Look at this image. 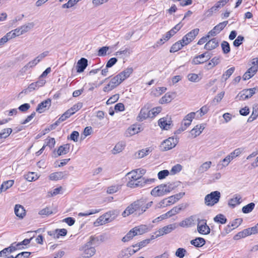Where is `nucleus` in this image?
<instances>
[{"label":"nucleus","instance_id":"1","mask_svg":"<svg viewBox=\"0 0 258 258\" xmlns=\"http://www.w3.org/2000/svg\"><path fill=\"white\" fill-rule=\"evenodd\" d=\"M126 176L129 179L127 183V186L131 188L137 187H143L144 185L149 182L152 181V179H146L143 177H141L138 174V171L135 170L128 172Z\"/></svg>","mask_w":258,"mask_h":258},{"label":"nucleus","instance_id":"2","mask_svg":"<svg viewBox=\"0 0 258 258\" xmlns=\"http://www.w3.org/2000/svg\"><path fill=\"white\" fill-rule=\"evenodd\" d=\"M95 239L96 238L93 236L90 237L88 241L80 248V250L83 251V258H90L95 254L96 249L93 246Z\"/></svg>","mask_w":258,"mask_h":258},{"label":"nucleus","instance_id":"3","mask_svg":"<svg viewBox=\"0 0 258 258\" xmlns=\"http://www.w3.org/2000/svg\"><path fill=\"white\" fill-rule=\"evenodd\" d=\"M119 212L116 210L109 211L98 218L95 224L102 225L113 221L118 215Z\"/></svg>","mask_w":258,"mask_h":258},{"label":"nucleus","instance_id":"4","mask_svg":"<svg viewBox=\"0 0 258 258\" xmlns=\"http://www.w3.org/2000/svg\"><path fill=\"white\" fill-rule=\"evenodd\" d=\"M221 194L219 191H214L205 197V204L208 206H213L219 201Z\"/></svg>","mask_w":258,"mask_h":258},{"label":"nucleus","instance_id":"5","mask_svg":"<svg viewBox=\"0 0 258 258\" xmlns=\"http://www.w3.org/2000/svg\"><path fill=\"white\" fill-rule=\"evenodd\" d=\"M196 113L194 112L187 114L183 118L180 127L177 130L178 133L185 131L191 124L193 118H195Z\"/></svg>","mask_w":258,"mask_h":258},{"label":"nucleus","instance_id":"6","mask_svg":"<svg viewBox=\"0 0 258 258\" xmlns=\"http://www.w3.org/2000/svg\"><path fill=\"white\" fill-rule=\"evenodd\" d=\"M256 91H258V89L255 87L244 89L236 96V99L238 100H246L252 97Z\"/></svg>","mask_w":258,"mask_h":258},{"label":"nucleus","instance_id":"7","mask_svg":"<svg viewBox=\"0 0 258 258\" xmlns=\"http://www.w3.org/2000/svg\"><path fill=\"white\" fill-rule=\"evenodd\" d=\"M197 231L202 235H208L210 233L211 229L207 225L206 220H198Z\"/></svg>","mask_w":258,"mask_h":258},{"label":"nucleus","instance_id":"8","mask_svg":"<svg viewBox=\"0 0 258 258\" xmlns=\"http://www.w3.org/2000/svg\"><path fill=\"white\" fill-rule=\"evenodd\" d=\"M176 138L170 137L164 140L161 145V149L163 151L169 150L174 148L177 144Z\"/></svg>","mask_w":258,"mask_h":258},{"label":"nucleus","instance_id":"9","mask_svg":"<svg viewBox=\"0 0 258 258\" xmlns=\"http://www.w3.org/2000/svg\"><path fill=\"white\" fill-rule=\"evenodd\" d=\"M121 81L116 75L111 79L109 83L103 88V90L105 92H108L114 89L121 84Z\"/></svg>","mask_w":258,"mask_h":258},{"label":"nucleus","instance_id":"10","mask_svg":"<svg viewBox=\"0 0 258 258\" xmlns=\"http://www.w3.org/2000/svg\"><path fill=\"white\" fill-rule=\"evenodd\" d=\"M165 184H161L154 188L151 191V194L155 197H160L168 194Z\"/></svg>","mask_w":258,"mask_h":258},{"label":"nucleus","instance_id":"11","mask_svg":"<svg viewBox=\"0 0 258 258\" xmlns=\"http://www.w3.org/2000/svg\"><path fill=\"white\" fill-rule=\"evenodd\" d=\"M138 251V249H134L132 247H128L121 250L117 257V258H129Z\"/></svg>","mask_w":258,"mask_h":258},{"label":"nucleus","instance_id":"12","mask_svg":"<svg viewBox=\"0 0 258 258\" xmlns=\"http://www.w3.org/2000/svg\"><path fill=\"white\" fill-rule=\"evenodd\" d=\"M176 227L177 225L175 223L164 226L156 232L157 236H161L165 234H168L174 230Z\"/></svg>","mask_w":258,"mask_h":258},{"label":"nucleus","instance_id":"13","mask_svg":"<svg viewBox=\"0 0 258 258\" xmlns=\"http://www.w3.org/2000/svg\"><path fill=\"white\" fill-rule=\"evenodd\" d=\"M171 122V117L167 116L160 118L158 121V124L161 128L167 130L170 128Z\"/></svg>","mask_w":258,"mask_h":258},{"label":"nucleus","instance_id":"14","mask_svg":"<svg viewBox=\"0 0 258 258\" xmlns=\"http://www.w3.org/2000/svg\"><path fill=\"white\" fill-rule=\"evenodd\" d=\"M211 57V55L208 52H205L202 54L197 56L194 57L192 60V63L195 64H199L204 63Z\"/></svg>","mask_w":258,"mask_h":258},{"label":"nucleus","instance_id":"15","mask_svg":"<svg viewBox=\"0 0 258 258\" xmlns=\"http://www.w3.org/2000/svg\"><path fill=\"white\" fill-rule=\"evenodd\" d=\"M228 21H224L220 23L215 26L211 31L209 32V35L211 36H216L219 34L227 25Z\"/></svg>","mask_w":258,"mask_h":258},{"label":"nucleus","instance_id":"16","mask_svg":"<svg viewBox=\"0 0 258 258\" xmlns=\"http://www.w3.org/2000/svg\"><path fill=\"white\" fill-rule=\"evenodd\" d=\"M141 131V127L139 125L133 124L126 130L124 135L126 137H128L135 135Z\"/></svg>","mask_w":258,"mask_h":258},{"label":"nucleus","instance_id":"17","mask_svg":"<svg viewBox=\"0 0 258 258\" xmlns=\"http://www.w3.org/2000/svg\"><path fill=\"white\" fill-rule=\"evenodd\" d=\"M68 173L66 171L55 172L51 173L49 176V179L51 180L57 181L66 178Z\"/></svg>","mask_w":258,"mask_h":258},{"label":"nucleus","instance_id":"18","mask_svg":"<svg viewBox=\"0 0 258 258\" xmlns=\"http://www.w3.org/2000/svg\"><path fill=\"white\" fill-rule=\"evenodd\" d=\"M242 202V198L240 195L236 194L233 197L228 201V206L231 208H234Z\"/></svg>","mask_w":258,"mask_h":258},{"label":"nucleus","instance_id":"19","mask_svg":"<svg viewBox=\"0 0 258 258\" xmlns=\"http://www.w3.org/2000/svg\"><path fill=\"white\" fill-rule=\"evenodd\" d=\"M219 45V41L216 38H214L209 40L205 45L204 48L208 50H211L217 47Z\"/></svg>","mask_w":258,"mask_h":258},{"label":"nucleus","instance_id":"20","mask_svg":"<svg viewBox=\"0 0 258 258\" xmlns=\"http://www.w3.org/2000/svg\"><path fill=\"white\" fill-rule=\"evenodd\" d=\"M204 128L205 125L204 124H198L190 131V134L192 138H195L199 136Z\"/></svg>","mask_w":258,"mask_h":258},{"label":"nucleus","instance_id":"21","mask_svg":"<svg viewBox=\"0 0 258 258\" xmlns=\"http://www.w3.org/2000/svg\"><path fill=\"white\" fill-rule=\"evenodd\" d=\"M257 71V67L253 64L244 73L242 78L244 80H247L253 77Z\"/></svg>","mask_w":258,"mask_h":258},{"label":"nucleus","instance_id":"22","mask_svg":"<svg viewBox=\"0 0 258 258\" xmlns=\"http://www.w3.org/2000/svg\"><path fill=\"white\" fill-rule=\"evenodd\" d=\"M67 230L66 229H57L54 231H48V234L50 236H53L54 238H58L60 236H64L66 235Z\"/></svg>","mask_w":258,"mask_h":258},{"label":"nucleus","instance_id":"23","mask_svg":"<svg viewBox=\"0 0 258 258\" xmlns=\"http://www.w3.org/2000/svg\"><path fill=\"white\" fill-rule=\"evenodd\" d=\"M132 68H127L123 71L118 74L117 76L121 82L127 79L133 73Z\"/></svg>","mask_w":258,"mask_h":258},{"label":"nucleus","instance_id":"24","mask_svg":"<svg viewBox=\"0 0 258 258\" xmlns=\"http://www.w3.org/2000/svg\"><path fill=\"white\" fill-rule=\"evenodd\" d=\"M50 105L51 100L47 99L38 104L36 108V111L39 113H42L46 110L47 107H49Z\"/></svg>","mask_w":258,"mask_h":258},{"label":"nucleus","instance_id":"25","mask_svg":"<svg viewBox=\"0 0 258 258\" xmlns=\"http://www.w3.org/2000/svg\"><path fill=\"white\" fill-rule=\"evenodd\" d=\"M88 65V60L85 58H81L77 62V72L82 73Z\"/></svg>","mask_w":258,"mask_h":258},{"label":"nucleus","instance_id":"26","mask_svg":"<svg viewBox=\"0 0 258 258\" xmlns=\"http://www.w3.org/2000/svg\"><path fill=\"white\" fill-rule=\"evenodd\" d=\"M135 230V235H141L149 231V227L146 225H141L133 228Z\"/></svg>","mask_w":258,"mask_h":258},{"label":"nucleus","instance_id":"27","mask_svg":"<svg viewBox=\"0 0 258 258\" xmlns=\"http://www.w3.org/2000/svg\"><path fill=\"white\" fill-rule=\"evenodd\" d=\"M190 243L196 247H201L205 244L206 240L202 237H197L195 239L191 240Z\"/></svg>","mask_w":258,"mask_h":258},{"label":"nucleus","instance_id":"28","mask_svg":"<svg viewBox=\"0 0 258 258\" xmlns=\"http://www.w3.org/2000/svg\"><path fill=\"white\" fill-rule=\"evenodd\" d=\"M17 249L15 243H12L9 247L3 249L0 251V257L7 255V253H12Z\"/></svg>","mask_w":258,"mask_h":258},{"label":"nucleus","instance_id":"29","mask_svg":"<svg viewBox=\"0 0 258 258\" xmlns=\"http://www.w3.org/2000/svg\"><path fill=\"white\" fill-rule=\"evenodd\" d=\"M16 215L20 218H23L25 215V210L20 205H16L14 209Z\"/></svg>","mask_w":258,"mask_h":258},{"label":"nucleus","instance_id":"30","mask_svg":"<svg viewBox=\"0 0 258 258\" xmlns=\"http://www.w3.org/2000/svg\"><path fill=\"white\" fill-rule=\"evenodd\" d=\"M70 147V145L69 144L60 146L57 151L58 156L65 155L67 154L69 152Z\"/></svg>","mask_w":258,"mask_h":258},{"label":"nucleus","instance_id":"31","mask_svg":"<svg viewBox=\"0 0 258 258\" xmlns=\"http://www.w3.org/2000/svg\"><path fill=\"white\" fill-rule=\"evenodd\" d=\"M232 160V157L230 156V155L229 154L224 159L221 160L219 162L218 166H220V168L225 167L228 165V164Z\"/></svg>","mask_w":258,"mask_h":258},{"label":"nucleus","instance_id":"32","mask_svg":"<svg viewBox=\"0 0 258 258\" xmlns=\"http://www.w3.org/2000/svg\"><path fill=\"white\" fill-rule=\"evenodd\" d=\"M250 235H251V233L249 228H248L238 232L236 235H235L234 239H238L240 238H243Z\"/></svg>","mask_w":258,"mask_h":258},{"label":"nucleus","instance_id":"33","mask_svg":"<svg viewBox=\"0 0 258 258\" xmlns=\"http://www.w3.org/2000/svg\"><path fill=\"white\" fill-rule=\"evenodd\" d=\"M124 147L125 144L123 142H118L113 149L112 153L116 154L121 152L124 149Z\"/></svg>","mask_w":258,"mask_h":258},{"label":"nucleus","instance_id":"34","mask_svg":"<svg viewBox=\"0 0 258 258\" xmlns=\"http://www.w3.org/2000/svg\"><path fill=\"white\" fill-rule=\"evenodd\" d=\"M214 221L216 223L224 224L226 223L227 220L224 215L220 214L214 218Z\"/></svg>","mask_w":258,"mask_h":258},{"label":"nucleus","instance_id":"35","mask_svg":"<svg viewBox=\"0 0 258 258\" xmlns=\"http://www.w3.org/2000/svg\"><path fill=\"white\" fill-rule=\"evenodd\" d=\"M194 220L191 217L186 218L179 223V225L182 227H189L193 223Z\"/></svg>","mask_w":258,"mask_h":258},{"label":"nucleus","instance_id":"36","mask_svg":"<svg viewBox=\"0 0 258 258\" xmlns=\"http://www.w3.org/2000/svg\"><path fill=\"white\" fill-rule=\"evenodd\" d=\"M53 214V211L51 207H46L45 208L39 211L38 214L42 217L48 216Z\"/></svg>","mask_w":258,"mask_h":258},{"label":"nucleus","instance_id":"37","mask_svg":"<svg viewBox=\"0 0 258 258\" xmlns=\"http://www.w3.org/2000/svg\"><path fill=\"white\" fill-rule=\"evenodd\" d=\"M13 130L11 128H5L2 130L0 133V139L7 138L12 133Z\"/></svg>","mask_w":258,"mask_h":258},{"label":"nucleus","instance_id":"38","mask_svg":"<svg viewBox=\"0 0 258 258\" xmlns=\"http://www.w3.org/2000/svg\"><path fill=\"white\" fill-rule=\"evenodd\" d=\"M15 38L14 35L13 34V32L11 31L8 33H7L5 36H4L1 39H0V42L3 45L6 42L8 41V40Z\"/></svg>","mask_w":258,"mask_h":258},{"label":"nucleus","instance_id":"39","mask_svg":"<svg viewBox=\"0 0 258 258\" xmlns=\"http://www.w3.org/2000/svg\"><path fill=\"white\" fill-rule=\"evenodd\" d=\"M212 165L211 161H207L203 163L199 168V171L200 173H204L210 168Z\"/></svg>","mask_w":258,"mask_h":258},{"label":"nucleus","instance_id":"40","mask_svg":"<svg viewBox=\"0 0 258 258\" xmlns=\"http://www.w3.org/2000/svg\"><path fill=\"white\" fill-rule=\"evenodd\" d=\"M184 46L183 44L181 42V41L179 40L174 44H173L170 48V52H175L181 49L182 47Z\"/></svg>","mask_w":258,"mask_h":258},{"label":"nucleus","instance_id":"41","mask_svg":"<svg viewBox=\"0 0 258 258\" xmlns=\"http://www.w3.org/2000/svg\"><path fill=\"white\" fill-rule=\"evenodd\" d=\"M136 236L135 230L132 229L122 238V241L124 242H128Z\"/></svg>","mask_w":258,"mask_h":258},{"label":"nucleus","instance_id":"42","mask_svg":"<svg viewBox=\"0 0 258 258\" xmlns=\"http://www.w3.org/2000/svg\"><path fill=\"white\" fill-rule=\"evenodd\" d=\"M135 212L132 203L126 207L125 210L122 212V216L126 217Z\"/></svg>","mask_w":258,"mask_h":258},{"label":"nucleus","instance_id":"43","mask_svg":"<svg viewBox=\"0 0 258 258\" xmlns=\"http://www.w3.org/2000/svg\"><path fill=\"white\" fill-rule=\"evenodd\" d=\"M235 71L234 67H231L225 71L222 76V79L226 81L234 73Z\"/></svg>","mask_w":258,"mask_h":258},{"label":"nucleus","instance_id":"44","mask_svg":"<svg viewBox=\"0 0 258 258\" xmlns=\"http://www.w3.org/2000/svg\"><path fill=\"white\" fill-rule=\"evenodd\" d=\"M255 204L253 203H250L247 205L243 207L242 211L244 214H247L251 212L254 209Z\"/></svg>","mask_w":258,"mask_h":258},{"label":"nucleus","instance_id":"45","mask_svg":"<svg viewBox=\"0 0 258 258\" xmlns=\"http://www.w3.org/2000/svg\"><path fill=\"white\" fill-rule=\"evenodd\" d=\"M14 183V180H9L4 181L1 185V188L5 191L12 187Z\"/></svg>","mask_w":258,"mask_h":258},{"label":"nucleus","instance_id":"46","mask_svg":"<svg viewBox=\"0 0 258 258\" xmlns=\"http://www.w3.org/2000/svg\"><path fill=\"white\" fill-rule=\"evenodd\" d=\"M38 89V87L36 82L32 83L31 84H30L29 85L28 87L26 89H25L24 91H23L22 92H21L20 93V95L23 93H27L28 92H32L33 91Z\"/></svg>","mask_w":258,"mask_h":258},{"label":"nucleus","instance_id":"47","mask_svg":"<svg viewBox=\"0 0 258 258\" xmlns=\"http://www.w3.org/2000/svg\"><path fill=\"white\" fill-rule=\"evenodd\" d=\"M141 202L140 199V200L136 201L132 203L135 211L137 212L139 215H141L140 212L142 206V204Z\"/></svg>","mask_w":258,"mask_h":258},{"label":"nucleus","instance_id":"48","mask_svg":"<svg viewBox=\"0 0 258 258\" xmlns=\"http://www.w3.org/2000/svg\"><path fill=\"white\" fill-rule=\"evenodd\" d=\"M120 189V185L118 184L111 185L109 186L107 189V193L108 194H113L116 192Z\"/></svg>","mask_w":258,"mask_h":258},{"label":"nucleus","instance_id":"49","mask_svg":"<svg viewBox=\"0 0 258 258\" xmlns=\"http://www.w3.org/2000/svg\"><path fill=\"white\" fill-rule=\"evenodd\" d=\"M34 26V24L33 22L28 23L20 27L22 32L24 33L29 31L32 29Z\"/></svg>","mask_w":258,"mask_h":258},{"label":"nucleus","instance_id":"50","mask_svg":"<svg viewBox=\"0 0 258 258\" xmlns=\"http://www.w3.org/2000/svg\"><path fill=\"white\" fill-rule=\"evenodd\" d=\"M199 29L196 28L191 30L189 32L187 33L186 35L192 41L195 39L196 37L198 35L199 32Z\"/></svg>","mask_w":258,"mask_h":258},{"label":"nucleus","instance_id":"51","mask_svg":"<svg viewBox=\"0 0 258 258\" xmlns=\"http://www.w3.org/2000/svg\"><path fill=\"white\" fill-rule=\"evenodd\" d=\"M100 211V209H91L84 213H79L78 216L80 217L87 216L96 213H98Z\"/></svg>","mask_w":258,"mask_h":258},{"label":"nucleus","instance_id":"52","mask_svg":"<svg viewBox=\"0 0 258 258\" xmlns=\"http://www.w3.org/2000/svg\"><path fill=\"white\" fill-rule=\"evenodd\" d=\"M221 47L223 52L224 54H227L230 51V47L229 43L226 41H223L221 43Z\"/></svg>","mask_w":258,"mask_h":258},{"label":"nucleus","instance_id":"53","mask_svg":"<svg viewBox=\"0 0 258 258\" xmlns=\"http://www.w3.org/2000/svg\"><path fill=\"white\" fill-rule=\"evenodd\" d=\"M187 77L188 80L192 82H198L201 80L199 75L194 73L189 74Z\"/></svg>","mask_w":258,"mask_h":258},{"label":"nucleus","instance_id":"54","mask_svg":"<svg viewBox=\"0 0 258 258\" xmlns=\"http://www.w3.org/2000/svg\"><path fill=\"white\" fill-rule=\"evenodd\" d=\"M182 209L181 207H175L171 210L166 213V215H168V217H171L178 213Z\"/></svg>","mask_w":258,"mask_h":258},{"label":"nucleus","instance_id":"55","mask_svg":"<svg viewBox=\"0 0 258 258\" xmlns=\"http://www.w3.org/2000/svg\"><path fill=\"white\" fill-rule=\"evenodd\" d=\"M139 116L141 119H145L148 117H151V115L150 114L149 111L145 108H143L141 110Z\"/></svg>","mask_w":258,"mask_h":258},{"label":"nucleus","instance_id":"56","mask_svg":"<svg viewBox=\"0 0 258 258\" xmlns=\"http://www.w3.org/2000/svg\"><path fill=\"white\" fill-rule=\"evenodd\" d=\"M151 152L150 148H147L142 149L138 152V157L140 158H143L145 156L148 155Z\"/></svg>","mask_w":258,"mask_h":258},{"label":"nucleus","instance_id":"57","mask_svg":"<svg viewBox=\"0 0 258 258\" xmlns=\"http://www.w3.org/2000/svg\"><path fill=\"white\" fill-rule=\"evenodd\" d=\"M186 253V250L183 248H178L175 252V255L179 258H183Z\"/></svg>","mask_w":258,"mask_h":258},{"label":"nucleus","instance_id":"58","mask_svg":"<svg viewBox=\"0 0 258 258\" xmlns=\"http://www.w3.org/2000/svg\"><path fill=\"white\" fill-rule=\"evenodd\" d=\"M55 144V141L53 138H49L46 139L45 144L46 146H48L50 148L54 147Z\"/></svg>","mask_w":258,"mask_h":258},{"label":"nucleus","instance_id":"59","mask_svg":"<svg viewBox=\"0 0 258 258\" xmlns=\"http://www.w3.org/2000/svg\"><path fill=\"white\" fill-rule=\"evenodd\" d=\"M242 222V219L241 218H237L234 220L231 223H229L230 226L234 229L235 228L238 227Z\"/></svg>","mask_w":258,"mask_h":258},{"label":"nucleus","instance_id":"60","mask_svg":"<svg viewBox=\"0 0 258 258\" xmlns=\"http://www.w3.org/2000/svg\"><path fill=\"white\" fill-rule=\"evenodd\" d=\"M162 110V108L160 106L153 108L149 111L150 114L151 115V117H155L159 114Z\"/></svg>","mask_w":258,"mask_h":258},{"label":"nucleus","instance_id":"61","mask_svg":"<svg viewBox=\"0 0 258 258\" xmlns=\"http://www.w3.org/2000/svg\"><path fill=\"white\" fill-rule=\"evenodd\" d=\"M169 174V172L168 170H163L159 171L158 173V178L159 179H163L165 178Z\"/></svg>","mask_w":258,"mask_h":258},{"label":"nucleus","instance_id":"62","mask_svg":"<svg viewBox=\"0 0 258 258\" xmlns=\"http://www.w3.org/2000/svg\"><path fill=\"white\" fill-rule=\"evenodd\" d=\"M244 40V37L241 35H239L233 41V45L235 47L239 46Z\"/></svg>","mask_w":258,"mask_h":258},{"label":"nucleus","instance_id":"63","mask_svg":"<svg viewBox=\"0 0 258 258\" xmlns=\"http://www.w3.org/2000/svg\"><path fill=\"white\" fill-rule=\"evenodd\" d=\"M171 101V95L168 93L165 94L160 99V102L161 103H169Z\"/></svg>","mask_w":258,"mask_h":258},{"label":"nucleus","instance_id":"64","mask_svg":"<svg viewBox=\"0 0 258 258\" xmlns=\"http://www.w3.org/2000/svg\"><path fill=\"white\" fill-rule=\"evenodd\" d=\"M25 178L29 181H32L37 179L38 177L36 175H34V172H30L26 175Z\"/></svg>","mask_w":258,"mask_h":258}]
</instances>
